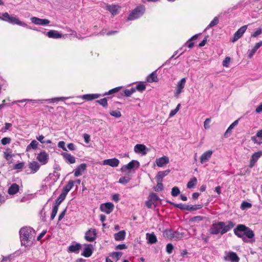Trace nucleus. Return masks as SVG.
<instances>
[{
	"label": "nucleus",
	"mask_w": 262,
	"mask_h": 262,
	"mask_svg": "<svg viewBox=\"0 0 262 262\" xmlns=\"http://www.w3.org/2000/svg\"><path fill=\"white\" fill-rule=\"evenodd\" d=\"M47 35L49 38H61L62 35L57 31L51 30L47 33Z\"/></svg>",
	"instance_id": "nucleus-29"
},
{
	"label": "nucleus",
	"mask_w": 262,
	"mask_h": 262,
	"mask_svg": "<svg viewBox=\"0 0 262 262\" xmlns=\"http://www.w3.org/2000/svg\"><path fill=\"white\" fill-rule=\"evenodd\" d=\"M74 182L73 181H70L68 184H67L63 188L62 192L67 195L68 193L74 186Z\"/></svg>",
	"instance_id": "nucleus-34"
},
{
	"label": "nucleus",
	"mask_w": 262,
	"mask_h": 262,
	"mask_svg": "<svg viewBox=\"0 0 262 262\" xmlns=\"http://www.w3.org/2000/svg\"><path fill=\"white\" fill-rule=\"evenodd\" d=\"M58 207H57V205H55L53 207V208L52 209V211L51 215V219L52 220H53L56 216V214L58 211Z\"/></svg>",
	"instance_id": "nucleus-47"
},
{
	"label": "nucleus",
	"mask_w": 262,
	"mask_h": 262,
	"mask_svg": "<svg viewBox=\"0 0 262 262\" xmlns=\"http://www.w3.org/2000/svg\"><path fill=\"white\" fill-rule=\"evenodd\" d=\"M24 166V163L21 162L19 163L18 164H16L14 166V169H22Z\"/></svg>",
	"instance_id": "nucleus-62"
},
{
	"label": "nucleus",
	"mask_w": 262,
	"mask_h": 262,
	"mask_svg": "<svg viewBox=\"0 0 262 262\" xmlns=\"http://www.w3.org/2000/svg\"><path fill=\"white\" fill-rule=\"evenodd\" d=\"M146 147L144 144H138L134 147V151L137 154H141L143 155L146 154Z\"/></svg>",
	"instance_id": "nucleus-20"
},
{
	"label": "nucleus",
	"mask_w": 262,
	"mask_h": 262,
	"mask_svg": "<svg viewBox=\"0 0 262 262\" xmlns=\"http://www.w3.org/2000/svg\"><path fill=\"white\" fill-rule=\"evenodd\" d=\"M38 145V143L35 140L31 141L26 148L27 151H29L31 149H35L37 148Z\"/></svg>",
	"instance_id": "nucleus-42"
},
{
	"label": "nucleus",
	"mask_w": 262,
	"mask_h": 262,
	"mask_svg": "<svg viewBox=\"0 0 262 262\" xmlns=\"http://www.w3.org/2000/svg\"><path fill=\"white\" fill-rule=\"evenodd\" d=\"M31 22L35 25L46 26L50 23V20L47 19H42L36 17L31 18Z\"/></svg>",
	"instance_id": "nucleus-14"
},
{
	"label": "nucleus",
	"mask_w": 262,
	"mask_h": 262,
	"mask_svg": "<svg viewBox=\"0 0 262 262\" xmlns=\"http://www.w3.org/2000/svg\"><path fill=\"white\" fill-rule=\"evenodd\" d=\"M169 162V158L166 156H163L156 159V164L159 167H162L164 165L168 164Z\"/></svg>",
	"instance_id": "nucleus-26"
},
{
	"label": "nucleus",
	"mask_w": 262,
	"mask_h": 262,
	"mask_svg": "<svg viewBox=\"0 0 262 262\" xmlns=\"http://www.w3.org/2000/svg\"><path fill=\"white\" fill-rule=\"evenodd\" d=\"M68 97H61L53 98L49 99H38V100L23 99V100H18V101H14V102H13L12 103V104H14V103H16L17 102H25V101L32 102H34V103H37V102H40L41 103H42L44 101H49L50 102L54 103V102H57V101H61V100H66V99H68Z\"/></svg>",
	"instance_id": "nucleus-5"
},
{
	"label": "nucleus",
	"mask_w": 262,
	"mask_h": 262,
	"mask_svg": "<svg viewBox=\"0 0 262 262\" xmlns=\"http://www.w3.org/2000/svg\"><path fill=\"white\" fill-rule=\"evenodd\" d=\"M100 95L97 94H86L82 96V98L86 100H92L100 97Z\"/></svg>",
	"instance_id": "nucleus-37"
},
{
	"label": "nucleus",
	"mask_w": 262,
	"mask_h": 262,
	"mask_svg": "<svg viewBox=\"0 0 262 262\" xmlns=\"http://www.w3.org/2000/svg\"><path fill=\"white\" fill-rule=\"evenodd\" d=\"M230 61V58L229 57H226L223 61V66L225 67H228Z\"/></svg>",
	"instance_id": "nucleus-57"
},
{
	"label": "nucleus",
	"mask_w": 262,
	"mask_h": 262,
	"mask_svg": "<svg viewBox=\"0 0 262 262\" xmlns=\"http://www.w3.org/2000/svg\"><path fill=\"white\" fill-rule=\"evenodd\" d=\"M122 255L121 252H114L111 254L110 256L112 258L116 261H117Z\"/></svg>",
	"instance_id": "nucleus-41"
},
{
	"label": "nucleus",
	"mask_w": 262,
	"mask_h": 262,
	"mask_svg": "<svg viewBox=\"0 0 262 262\" xmlns=\"http://www.w3.org/2000/svg\"><path fill=\"white\" fill-rule=\"evenodd\" d=\"M213 154V151L211 150H208L204 152L200 157V162L201 164H204L211 159Z\"/></svg>",
	"instance_id": "nucleus-15"
},
{
	"label": "nucleus",
	"mask_w": 262,
	"mask_h": 262,
	"mask_svg": "<svg viewBox=\"0 0 262 262\" xmlns=\"http://www.w3.org/2000/svg\"><path fill=\"white\" fill-rule=\"evenodd\" d=\"M119 160L116 158L109 159L103 161L102 164L109 165L111 167H117L119 164Z\"/></svg>",
	"instance_id": "nucleus-17"
},
{
	"label": "nucleus",
	"mask_w": 262,
	"mask_h": 262,
	"mask_svg": "<svg viewBox=\"0 0 262 262\" xmlns=\"http://www.w3.org/2000/svg\"><path fill=\"white\" fill-rule=\"evenodd\" d=\"M139 163L137 161L133 160L126 165H123L120 169L121 171L125 172L126 170H130L134 167L138 168Z\"/></svg>",
	"instance_id": "nucleus-12"
},
{
	"label": "nucleus",
	"mask_w": 262,
	"mask_h": 262,
	"mask_svg": "<svg viewBox=\"0 0 262 262\" xmlns=\"http://www.w3.org/2000/svg\"><path fill=\"white\" fill-rule=\"evenodd\" d=\"M164 234L170 238H179L182 237V235L179 232L169 230H165Z\"/></svg>",
	"instance_id": "nucleus-23"
},
{
	"label": "nucleus",
	"mask_w": 262,
	"mask_h": 262,
	"mask_svg": "<svg viewBox=\"0 0 262 262\" xmlns=\"http://www.w3.org/2000/svg\"><path fill=\"white\" fill-rule=\"evenodd\" d=\"M4 155L5 158L7 161H10L12 158L14 156L12 154V150L9 148H7L6 150L4 152Z\"/></svg>",
	"instance_id": "nucleus-36"
},
{
	"label": "nucleus",
	"mask_w": 262,
	"mask_h": 262,
	"mask_svg": "<svg viewBox=\"0 0 262 262\" xmlns=\"http://www.w3.org/2000/svg\"><path fill=\"white\" fill-rule=\"evenodd\" d=\"M84 246L85 247L83 249V252L81 255L85 257H89L92 254L93 247L92 245L90 244L85 245Z\"/></svg>",
	"instance_id": "nucleus-24"
},
{
	"label": "nucleus",
	"mask_w": 262,
	"mask_h": 262,
	"mask_svg": "<svg viewBox=\"0 0 262 262\" xmlns=\"http://www.w3.org/2000/svg\"><path fill=\"white\" fill-rule=\"evenodd\" d=\"M186 82V78H183L179 81L178 82L176 89L174 93V96L175 97L179 98L181 93H182L183 92V89L185 88Z\"/></svg>",
	"instance_id": "nucleus-7"
},
{
	"label": "nucleus",
	"mask_w": 262,
	"mask_h": 262,
	"mask_svg": "<svg viewBox=\"0 0 262 262\" xmlns=\"http://www.w3.org/2000/svg\"><path fill=\"white\" fill-rule=\"evenodd\" d=\"M221 234H225L230 230L235 225V224L231 221L227 222H221Z\"/></svg>",
	"instance_id": "nucleus-8"
},
{
	"label": "nucleus",
	"mask_w": 262,
	"mask_h": 262,
	"mask_svg": "<svg viewBox=\"0 0 262 262\" xmlns=\"http://www.w3.org/2000/svg\"><path fill=\"white\" fill-rule=\"evenodd\" d=\"M121 88V86H118V87L114 88V89L110 90L108 92L104 94V95H111L112 94L116 93L118 92L120 90Z\"/></svg>",
	"instance_id": "nucleus-50"
},
{
	"label": "nucleus",
	"mask_w": 262,
	"mask_h": 262,
	"mask_svg": "<svg viewBox=\"0 0 262 262\" xmlns=\"http://www.w3.org/2000/svg\"><path fill=\"white\" fill-rule=\"evenodd\" d=\"M81 246L80 244L76 243L75 244L70 246L68 248L69 251L70 252H74L78 253L81 249Z\"/></svg>",
	"instance_id": "nucleus-30"
},
{
	"label": "nucleus",
	"mask_w": 262,
	"mask_h": 262,
	"mask_svg": "<svg viewBox=\"0 0 262 262\" xmlns=\"http://www.w3.org/2000/svg\"><path fill=\"white\" fill-rule=\"evenodd\" d=\"M19 234L21 245L26 247L31 246L34 240V230L30 227H24L20 230Z\"/></svg>",
	"instance_id": "nucleus-1"
},
{
	"label": "nucleus",
	"mask_w": 262,
	"mask_h": 262,
	"mask_svg": "<svg viewBox=\"0 0 262 262\" xmlns=\"http://www.w3.org/2000/svg\"><path fill=\"white\" fill-rule=\"evenodd\" d=\"M19 190V186L17 184L14 183L11 185L9 188L8 192L9 194L13 195L16 194Z\"/></svg>",
	"instance_id": "nucleus-33"
},
{
	"label": "nucleus",
	"mask_w": 262,
	"mask_h": 262,
	"mask_svg": "<svg viewBox=\"0 0 262 262\" xmlns=\"http://www.w3.org/2000/svg\"><path fill=\"white\" fill-rule=\"evenodd\" d=\"M180 193V191L178 187H174L172 188L171 190V195L173 196H177Z\"/></svg>",
	"instance_id": "nucleus-49"
},
{
	"label": "nucleus",
	"mask_w": 262,
	"mask_h": 262,
	"mask_svg": "<svg viewBox=\"0 0 262 262\" xmlns=\"http://www.w3.org/2000/svg\"><path fill=\"white\" fill-rule=\"evenodd\" d=\"M197 184V179L195 177H193L191 178L190 181L188 182L187 184V187L189 189H191L193 188L196 186Z\"/></svg>",
	"instance_id": "nucleus-40"
},
{
	"label": "nucleus",
	"mask_w": 262,
	"mask_h": 262,
	"mask_svg": "<svg viewBox=\"0 0 262 262\" xmlns=\"http://www.w3.org/2000/svg\"><path fill=\"white\" fill-rule=\"evenodd\" d=\"M252 206L251 204L247 202H243L241 204V208L242 209H245L246 208H251Z\"/></svg>",
	"instance_id": "nucleus-52"
},
{
	"label": "nucleus",
	"mask_w": 262,
	"mask_h": 262,
	"mask_svg": "<svg viewBox=\"0 0 262 262\" xmlns=\"http://www.w3.org/2000/svg\"><path fill=\"white\" fill-rule=\"evenodd\" d=\"M147 81L148 82H157L158 81V78L157 77V75L156 72H152L147 77Z\"/></svg>",
	"instance_id": "nucleus-38"
},
{
	"label": "nucleus",
	"mask_w": 262,
	"mask_h": 262,
	"mask_svg": "<svg viewBox=\"0 0 262 262\" xmlns=\"http://www.w3.org/2000/svg\"><path fill=\"white\" fill-rule=\"evenodd\" d=\"M145 8L143 5H140L134 9L129 14L128 19L129 20H135L140 17L144 14Z\"/></svg>",
	"instance_id": "nucleus-4"
},
{
	"label": "nucleus",
	"mask_w": 262,
	"mask_h": 262,
	"mask_svg": "<svg viewBox=\"0 0 262 262\" xmlns=\"http://www.w3.org/2000/svg\"><path fill=\"white\" fill-rule=\"evenodd\" d=\"M96 236V230L94 229H91L89 230L85 233V238L88 242H93Z\"/></svg>",
	"instance_id": "nucleus-16"
},
{
	"label": "nucleus",
	"mask_w": 262,
	"mask_h": 262,
	"mask_svg": "<svg viewBox=\"0 0 262 262\" xmlns=\"http://www.w3.org/2000/svg\"><path fill=\"white\" fill-rule=\"evenodd\" d=\"M238 120H236L235 121H234L227 128L226 132L224 134V136L225 137H228L231 134V130L234 128L235 126H236L238 124Z\"/></svg>",
	"instance_id": "nucleus-32"
},
{
	"label": "nucleus",
	"mask_w": 262,
	"mask_h": 262,
	"mask_svg": "<svg viewBox=\"0 0 262 262\" xmlns=\"http://www.w3.org/2000/svg\"><path fill=\"white\" fill-rule=\"evenodd\" d=\"M169 172L170 170L169 169H167L165 171L158 172L156 177V180L163 181V178L166 176Z\"/></svg>",
	"instance_id": "nucleus-31"
},
{
	"label": "nucleus",
	"mask_w": 262,
	"mask_h": 262,
	"mask_svg": "<svg viewBox=\"0 0 262 262\" xmlns=\"http://www.w3.org/2000/svg\"><path fill=\"white\" fill-rule=\"evenodd\" d=\"M97 102L104 107H106L107 105V102L106 98H103L100 100H97Z\"/></svg>",
	"instance_id": "nucleus-53"
},
{
	"label": "nucleus",
	"mask_w": 262,
	"mask_h": 262,
	"mask_svg": "<svg viewBox=\"0 0 262 262\" xmlns=\"http://www.w3.org/2000/svg\"><path fill=\"white\" fill-rule=\"evenodd\" d=\"M157 184L155 187L154 189L156 191L159 192L163 190V185L162 184V181L157 180Z\"/></svg>",
	"instance_id": "nucleus-44"
},
{
	"label": "nucleus",
	"mask_w": 262,
	"mask_h": 262,
	"mask_svg": "<svg viewBox=\"0 0 262 262\" xmlns=\"http://www.w3.org/2000/svg\"><path fill=\"white\" fill-rule=\"evenodd\" d=\"M160 200L159 198L155 193H151L148 196V200L145 202V205L148 208H151L152 205L156 207L157 202Z\"/></svg>",
	"instance_id": "nucleus-6"
},
{
	"label": "nucleus",
	"mask_w": 262,
	"mask_h": 262,
	"mask_svg": "<svg viewBox=\"0 0 262 262\" xmlns=\"http://www.w3.org/2000/svg\"><path fill=\"white\" fill-rule=\"evenodd\" d=\"M219 23V18L217 17H215L210 22L209 25L206 27V30L210 28L216 26Z\"/></svg>",
	"instance_id": "nucleus-46"
},
{
	"label": "nucleus",
	"mask_w": 262,
	"mask_h": 262,
	"mask_svg": "<svg viewBox=\"0 0 262 262\" xmlns=\"http://www.w3.org/2000/svg\"><path fill=\"white\" fill-rule=\"evenodd\" d=\"M221 222L213 224L212 228L210 229V233L213 234L221 233Z\"/></svg>",
	"instance_id": "nucleus-22"
},
{
	"label": "nucleus",
	"mask_w": 262,
	"mask_h": 262,
	"mask_svg": "<svg viewBox=\"0 0 262 262\" xmlns=\"http://www.w3.org/2000/svg\"><path fill=\"white\" fill-rule=\"evenodd\" d=\"M130 178L129 175L121 177L119 179V182L122 184H125L129 182Z\"/></svg>",
	"instance_id": "nucleus-45"
},
{
	"label": "nucleus",
	"mask_w": 262,
	"mask_h": 262,
	"mask_svg": "<svg viewBox=\"0 0 262 262\" xmlns=\"http://www.w3.org/2000/svg\"><path fill=\"white\" fill-rule=\"evenodd\" d=\"M49 156L45 150L40 151L37 156L36 159L42 164L45 165L48 162Z\"/></svg>",
	"instance_id": "nucleus-9"
},
{
	"label": "nucleus",
	"mask_w": 262,
	"mask_h": 262,
	"mask_svg": "<svg viewBox=\"0 0 262 262\" xmlns=\"http://www.w3.org/2000/svg\"><path fill=\"white\" fill-rule=\"evenodd\" d=\"M120 7L117 5H107L106 9L108 10L113 15H115L119 13Z\"/></svg>",
	"instance_id": "nucleus-27"
},
{
	"label": "nucleus",
	"mask_w": 262,
	"mask_h": 262,
	"mask_svg": "<svg viewBox=\"0 0 262 262\" xmlns=\"http://www.w3.org/2000/svg\"><path fill=\"white\" fill-rule=\"evenodd\" d=\"M234 234L238 237L241 238L245 242L247 241L246 237L252 238L254 236L253 231L244 225H238L234 229Z\"/></svg>",
	"instance_id": "nucleus-2"
},
{
	"label": "nucleus",
	"mask_w": 262,
	"mask_h": 262,
	"mask_svg": "<svg viewBox=\"0 0 262 262\" xmlns=\"http://www.w3.org/2000/svg\"><path fill=\"white\" fill-rule=\"evenodd\" d=\"M110 115L116 118L121 117V114L120 111H113L110 112Z\"/></svg>",
	"instance_id": "nucleus-54"
},
{
	"label": "nucleus",
	"mask_w": 262,
	"mask_h": 262,
	"mask_svg": "<svg viewBox=\"0 0 262 262\" xmlns=\"http://www.w3.org/2000/svg\"><path fill=\"white\" fill-rule=\"evenodd\" d=\"M136 89L139 91H142L145 89V86L143 83H139L136 86Z\"/></svg>",
	"instance_id": "nucleus-61"
},
{
	"label": "nucleus",
	"mask_w": 262,
	"mask_h": 262,
	"mask_svg": "<svg viewBox=\"0 0 262 262\" xmlns=\"http://www.w3.org/2000/svg\"><path fill=\"white\" fill-rule=\"evenodd\" d=\"M66 195V194L61 192L56 201L55 205H57V207H58L59 204L65 199Z\"/></svg>",
	"instance_id": "nucleus-43"
},
{
	"label": "nucleus",
	"mask_w": 262,
	"mask_h": 262,
	"mask_svg": "<svg viewBox=\"0 0 262 262\" xmlns=\"http://www.w3.org/2000/svg\"><path fill=\"white\" fill-rule=\"evenodd\" d=\"M87 165L85 163H82L78 165L74 170V176L78 177L81 176L86 170Z\"/></svg>",
	"instance_id": "nucleus-13"
},
{
	"label": "nucleus",
	"mask_w": 262,
	"mask_h": 262,
	"mask_svg": "<svg viewBox=\"0 0 262 262\" xmlns=\"http://www.w3.org/2000/svg\"><path fill=\"white\" fill-rule=\"evenodd\" d=\"M251 140L254 143L259 145L262 144V129L257 132L256 136L252 137Z\"/></svg>",
	"instance_id": "nucleus-25"
},
{
	"label": "nucleus",
	"mask_w": 262,
	"mask_h": 262,
	"mask_svg": "<svg viewBox=\"0 0 262 262\" xmlns=\"http://www.w3.org/2000/svg\"><path fill=\"white\" fill-rule=\"evenodd\" d=\"M256 52V50L254 48L251 50H249L248 51V57L249 58H251L253 57V56L254 55V54Z\"/></svg>",
	"instance_id": "nucleus-59"
},
{
	"label": "nucleus",
	"mask_w": 262,
	"mask_h": 262,
	"mask_svg": "<svg viewBox=\"0 0 262 262\" xmlns=\"http://www.w3.org/2000/svg\"><path fill=\"white\" fill-rule=\"evenodd\" d=\"M202 208L201 205H197L194 206H190V211H194L198 209H199Z\"/></svg>",
	"instance_id": "nucleus-64"
},
{
	"label": "nucleus",
	"mask_w": 262,
	"mask_h": 262,
	"mask_svg": "<svg viewBox=\"0 0 262 262\" xmlns=\"http://www.w3.org/2000/svg\"><path fill=\"white\" fill-rule=\"evenodd\" d=\"M172 205H173L174 206L178 208H180L182 210H185V206H186V205H184V204H174V203H171Z\"/></svg>",
	"instance_id": "nucleus-58"
},
{
	"label": "nucleus",
	"mask_w": 262,
	"mask_h": 262,
	"mask_svg": "<svg viewBox=\"0 0 262 262\" xmlns=\"http://www.w3.org/2000/svg\"><path fill=\"white\" fill-rule=\"evenodd\" d=\"M224 259L231 262H238L239 257L235 252H229L227 253V255L224 257Z\"/></svg>",
	"instance_id": "nucleus-19"
},
{
	"label": "nucleus",
	"mask_w": 262,
	"mask_h": 262,
	"mask_svg": "<svg viewBox=\"0 0 262 262\" xmlns=\"http://www.w3.org/2000/svg\"><path fill=\"white\" fill-rule=\"evenodd\" d=\"M114 208V205L111 202L102 204L100 207L101 211L106 214L111 213L113 211Z\"/></svg>",
	"instance_id": "nucleus-10"
},
{
	"label": "nucleus",
	"mask_w": 262,
	"mask_h": 262,
	"mask_svg": "<svg viewBox=\"0 0 262 262\" xmlns=\"http://www.w3.org/2000/svg\"><path fill=\"white\" fill-rule=\"evenodd\" d=\"M166 252L168 253V254H171L172 252V250L173 249V245L169 243V244H168L167 245H166Z\"/></svg>",
	"instance_id": "nucleus-55"
},
{
	"label": "nucleus",
	"mask_w": 262,
	"mask_h": 262,
	"mask_svg": "<svg viewBox=\"0 0 262 262\" xmlns=\"http://www.w3.org/2000/svg\"><path fill=\"white\" fill-rule=\"evenodd\" d=\"M247 29V25H245L241 27L234 34L232 42H235L239 39L244 34Z\"/></svg>",
	"instance_id": "nucleus-11"
},
{
	"label": "nucleus",
	"mask_w": 262,
	"mask_h": 262,
	"mask_svg": "<svg viewBox=\"0 0 262 262\" xmlns=\"http://www.w3.org/2000/svg\"><path fill=\"white\" fill-rule=\"evenodd\" d=\"M262 33V29L259 28L251 34L252 37H256Z\"/></svg>",
	"instance_id": "nucleus-56"
},
{
	"label": "nucleus",
	"mask_w": 262,
	"mask_h": 262,
	"mask_svg": "<svg viewBox=\"0 0 262 262\" xmlns=\"http://www.w3.org/2000/svg\"><path fill=\"white\" fill-rule=\"evenodd\" d=\"M262 156V151H259L254 153L251 158L250 160L249 166L252 168L254 166L255 163L257 161L258 159Z\"/></svg>",
	"instance_id": "nucleus-18"
},
{
	"label": "nucleus",
	"mask_w": 262,
	"mask_h": 262,
	"mask_svg": "<svg viewBox=\"0 0 262 262\" xmlns=\"http://www.w3.org/2000/svg\"><path fill=\"white\" fill-rule=\"evenodd\" d=\"M210 122H211V120L209 118H207L205 120V121H204V127L205 129H207V128H209V127H210L209 123H210Z\"/></svg>",
	"instance_id": "nucleus-63"
},
{
	"label": "nucleus",
	"mask_w": 262,
	"mask_h": 262,
	"mask_svg": "<svg viewBox=\"0 0 262 262\" xmlns=\"http://www.w3.org/2000/svg\"><path fill=\"white\" fill-rule=\"evenodd\" d=\"M126 233L124 230H122L114 234V238L116 241H122L125 238Z\"/></svg>",
	"instance_id": "nucleus-35"
},
{
	"label": "nucleus",
	"mask_w": 262,
	"mask_h": 262,
	"mask_svg": "<svg viewBox=\"0 0 262 262\" xmlns=\"http://www.w3.org/2000/svg\"><path fill=\"white\" fill-rule=\"evenodd\" d=\"M146 237L150 244H155L157 241V237L154 233H147Z\"/></svg>",
	"instance_id": "nucleus-39"
},
{
	"label": "nucleus",
	"mask_w": 262,
	"mask_h": 262,
	"mask_svg": "<svg viewBox=\"0 0 262 262\" xmlns=\"http://www.w3.org/2000/svg\"><path fill=\"white\" fill-rule=\"evenodd\" d=\"M11 139L9 137H5L1 140V143L3 145H6L10 143Z\"/></svg>",
	"instance_id": "nucleus-51"
},
{
	"label": "nucleus",
	"mask_w": 262,
	"mask_h": 262,
	"mask_svg": "<svg viewBox=\"0 0 262 262\" xmlns=\"http://www.w3.org/2000/svg\"><path fill=\"white\" fill-rule=\"evenodd\" d=\"M136 89L132 88L130 90L126 89L124 90V93L125 96L126 97H130L134 92H135Z\"/></svg>",
	"instance_id": "nucleus-48"
},
{
	"label": "nucleus",
	"mask_w": 262,
	"mask_h": 262,
	"mask_svg": "<svg viewBox=\"0 0 262 262\" xmlns=\"http://www.w3.org/2000/svg\"><path fill=\"white\" fill-rule=\"evenodd\" d=\"M58 146L62 148L64 151H67L66 147H65V142L64 141H59L58 143Z\"/></svg>",
	"instance_id": "nucleus-60"
},
{
	"label": "nucleus",
	"mask_w": 262,
	"mask_h": 262,
	"mask_svg": "<svg viewBox=\"0 0 262 262\" xmlns=\"http://www.w3.org/2000/svg\"><path fill=\"white\" fill-rule=\"evenodd\" d=\"M61 155L63 156L66 162L69 164H74L75 163L76 159L71 154L64 152L61 153Z\"/></svg>",
	"instance_id": "nucleus-21"
},
{
	"label": "nucleus",
	"mask_w": 262,
	"mask_h": 262,
	"mask_svg": "<svg viewBox=\"0 0 262 262\" xmlns=\"http://www.w3.org/2000/svg\"><path fill=\"white\" fill-rule=\"evenodd\" d=\"M40 167L39 164L36 161H32L29 164V168L32 173H35Z\"/></svg>",
	"instance_id": "nucleus-28"
},
{
	"label": "nucleus",
	"mask_w": 262,
	"mask_h": 262,
	"mask_svg": "<svg viewBox=\"0 0 262 262\" xmlns=\"http://www.w3.org/2000/svg\"><path fill=\"white\" fill-rule=\"evenodd\" d=\"M2 16L4 17V21L8 22L10 24L13 25H17L20 26L26 27L27 28V25L20 21L16 16L14 15H10L7 12H5L2 14Z\"/></svg>",
	"instance_id": "nucleus-3"
}]
</instances>
